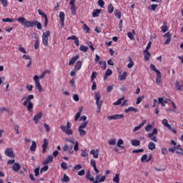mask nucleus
I'll return each instance as SVG.
<instances>
[{
	"label": "nucleus",
	"mask_w": 183,
	"mask_h": 183,
	"mask_svg": "<svg viewBox=\"0 0 183 183\" xmlns=\"http://www.w3.org/2000/svg\"><path fill=\"white\" fill-rule=\"evenodd\" d=\"M123 144H124L123 140H122V139H119L118 140L117 143V146L118 147H120V148H122V149H124V147H122V145H123Z\"/></svg>",
	"instance_id": "51"
},
{
	"label": "nucleus",
	"mask_w": 183,
	"mask_h": 183,
	"mask_svg": "<svg viewBox=\"0 0 183 183\" xmlns=\"http://www.w3.org/2000/svg\"><path fill=\"white\" fill-rule=\"evenodd\" d=\"M124 112L126 113H129L130 112H133L134 113H137L139 112V110H138V109H136V108H134V107H129L128 109H125Z\"/></svg>",
	"instance_id": "29"
},
{
	"label": "nucleus",
	"mask_w": 183,
	"mask_h": 183,
	"mask_svg": "<svg viewBox=\"0 0 183 183\" xmlns=\"http://www.w3.org/2000/svg\"><path fill=\"white\" fill-rule=\"evenodd\" d=\"M158 4H152L149 6V9L152 11H156L157 9Z\"/></svg>",
	"instance_id": "54"
},
{
	"label": "nucleus",
	"mask_w": 183,
	"mask_h": 183,
	"mask_svg": "<svg viewBox=\"0 0 183 183\" xmlns=\"http://www.w3.org/2000/svg\"><path fill=\"white\" fill-rule=\"evenodd\" d=\"M36 20H32V21H28V20L25 19L24 17H19L18 21L21 23V25L24 26V28L34 27L35 24Z\"/></svg>",
	"instance_id": "2"
},
{
	"label": "nucleus",
	"mask_w": 183,
	"mask_h": 183,
	"mask_svg": "<svg viewBox=\"0 0 183 183\" xmlns=\"http://www.w3.org/2000/svg\"><path fill=\"white\" fill-rule=\"evenodd\" d=\"M69 154H74V147L73 146H69L68 144H64L63 147V152H66Z\"/></svg>",
	"instance_id": "8"
},
{
	"label": "nucleus",
	"mask_w": 183,
	"mask_h": 183,
	"mask_svg": "<svg viewBox=\"0 0 183 183\" xmlns=\"http://www.w3.org/2000/svg\"><path fill=\"white\" fill-rule=\"evenodd\" d=\"M128 61L129 63L127 64V68L131 69L134 66V63L131 56H128Z\"/></svg>",
	"instance_id": "34"
},
{
	"label": "nucleus",
	"mask_w": 183,
	"mask_h": 183,
	"mask_svg": "<svg viewBox=\"0 0 183 183\" xmlns=\"http://www.w3.org/2000/svg\"><path fill=\"white\" fill-rule=\"evenodd\" d=\"M136 34V31L134 29H132V32H128L127 33V37L131 40V41H134L135 37L133 36V35Z\"/></svg>",
	"instance_id": "20"
},
{
	"label": "nucleus",
	"mask_w": 183,
	"mask_h": 183,
	"mask_svg": "<svg viewBox=\"0 0 183 183\" xmlns=\"http://www.w3.org/2000/svg\"><path fill=\"white\" fill-rule=\"evenodd\" d=\"M148 148L149 150L153 151L156 149V144L153 142H150L148 144Z\"/></svg>",
	"instance_id": "33"
},
{
	"label": "nucleus",
	"mask_w": 183,
	"mask_h": 183,
	"mask_svg": "<svg viewBox=\"0 0 183 183\" xmlns=\"http://www.w3.org/2000/svg\"><path fill=\"white\" fill-rule=\"evenodd\" d=\"M38 14L39 16L45 19V22H44V26L46 27L49 24V19H48V16L45 13H44L41 9L38 10Z\"/></svg>",
	"instance_id": "12"
},
{
	"label": "nucleus",
	"mask_w": 183,
	"mask_h": 183,
	"mask_svg": "<svg viewBox=\"0 0 183 183\" xmlns=\"http://www.w3.org/2000/svg\"><path fill=\"white\" fill-rule=\"evenodd\" d=\"M49 169L48 165H44L43 167L40 169V174H42L43 172H45L46 171H48Z\"/></svg>",
	"instance_id": "50"
},
{
	"label": "nucleus",
	"mask_w": 183,
	"mask_h": 183,
	"mask_svg": "<svg viewBox=\"0 0 183 183\" xmlns=\"http://www.w3.org/2000/svg\"><path fill=\"white\" fill-rule=\"evenodd\" d=\"M112 74V70L110 69H107V71H106V73L104 74V81L108 79L109 76H111Z\"/></svg>",
	"instance_id": "23"
},
{
	"label": "nucleus",
	"mask_w": 183,
	"mask_h": 183,
	"mask_svg": "<svg viewBox=\"0 0 183 183\" xmlns=\"http://www.w3.org/2000/svg\"><path fill=\"white\" fill-rule=\"evenodd\" d=\"M86 177L88 180L90 182H94V177L92 176L91 172L87 171L86 173Z\"/></svg>",
	"instance_id": "30"
},
{
	"label": "nucleus",
	"mask_w": 183,
	"mask_h": 183,
	"mask_svg": "<svg viewBox=\"0 0 183 183\" xmlns=\"http://www.w3.org/2000/svg\"><path fill=\"white\" fill-rule=\"evenodd\" d=\"M21 164H18V163H14L13 167H12V169L16 172H18L19 169H21Z\"/></svg>",
	"instance_id": "24"
},
{
	"label": "nucleus",
	"mask_w": 183,
	"mask_h": 183,
	"mask_svg": "<svg viewBox=\"0 0 183 183\" xmlns=\"http://www.w3.org/2000/svg\"><path fill=\"white\" fill-rule=\"evenodd\" d=\"M150 69L154 71V72H156L157 74L161 73V71L159 70H158L157 69H156V66L154 64H152L150 65Z\"/></svg>",
	"instance_id": "44"
},
{
	"label": "nucleus",
	"mask_w": 183,
	"mask_h": 183,
	"mask_svg": "<svg viewBox=\"0 0 183 183\" xmlns=\"http://www.w3.org/2000/svg\"><path fill=\"white\" fill-rule=\"evenodd\" d=\"M70 9L73 16L76 14V7L75 5V1H71L70 3Z\"/></svg>",
	"instance_id": "13"
},
{
	"label": "nucleus",
	"mask_w": 183,
	"mask_h": 183,
	"mask_svg": "<svg viewBox=\"0 0 183 183\" xmlns=\"http://www.w3.org/2000/svg\"><path fill=\"white\" fill-rule=\"evenodd\" d=\"M109 145H115L116 144V139H113L109 140Z\"/></svg>",
	"instance_id": "64"
},
{
	"label": "nucleus",
	"mask_w": 183,
	"mask_h": 183,
	"mask_svg": "<svg viewBox=\"0 0 183 183\" xmlns=\"http://www.w3.org/2000/svg\"><path fill=\"white\" fill-rule=\"evenodd\" d=\"M114 10V7L112 4H109L107 6V11L109 14H112Z\"/></svg>",
	"instance_id": "40"
},
{
	"label": "nucleus",
	"mask_w": 183,
	"mask_h": 183,
	"mask_svg": "<svg viewBox=\"0 0 183 183\" xmlns=\"http://www.w3.org/2000/svg\"><path fill=\"white\" fill-rule=\"evenodd\" d=\"M49 145V140L44 139V144L41 145V148L43 149V154H45L46 152V148L48 147Z\"/></svg>",
	"instance_id": "17"
},
{
	"label": "nucleus",
	"mask_w": 183,
	"mask_h": 183,
	"mask_svg": "<svg viewBox=\"0 0 183 183\" xmlns=\"http://www.w3.org/2000/svg\"><path fill=\"white\" fill-rule=\"evenodd\" d=\"M158 134L157 129L154 128L152 130V133L148 134V137L150 138V139L154 142V143H157V136Z\"/></svg>",
	"instance_id": "6"
},
{
	"label": "nucleus",
	"mask_w": 183,
	"mask_h": 183,
	"mask_svg": "<svg viewBox=\"0 0 183 183\" xmlns=\"http://www.w3.org/2000/svg\"><path fill=\"white\" fill-rule=\"evenodd\" d=\"M88 49H89L88 46H86L84 44L80 45L79 50L81 51L86 53V52H87Z\"/></svg>",
	"instance_id": "38"
},
{
	"label": "nucleus",
	"mask_w": 183,
	"mask_h": 183,
	"mask_svg": "<svg viewBox=\"0 0 183 183\" xmlns=\"http://www.w3.org/2000/svg\"><path fill=\"white\" fill-rule=\"evenodd\" d=\"M88 125V122H84L81 124L79 125V129H84Z\"/></svg>",
	"instance_id": "47"
},
{
	"label": "nucleus",
	"mask_w": 183,
	"mask_h": 183,
	"mask_svg": "<svg viewBox=\"0 0 183 183\" xmlns=\"http://www.w3.org/2000/svg\"><path fill=\"white\" fill-rule=\"evenodd\" d=\"M80 137H84L86 134V132L84 129H78Z\"/></svg>",
	"instance_id": "46"
},
{
	"label": "nucleus",
	"mask_w": 183,
	"mask_h": 183,
	"mask_svg": "<svg viewBox=\"0 0 183 183\" xmlns=\"http://www.w3.org/2000/svg\"><path fill=\"white\" fill-rule=\"evenodd\" d=\"M3 22L13 23L14 20L12 19L6 18L2 19Z\"/></svg>",
	"instance_id": "60"
},
{
	"label": "nucleus",
	"mask_w": 183,
	"mask_h": 183,
	"mask_svg": "<svg viewBox=\"0 0 183 183\" xmlns=\"http://www.w3.org/2000/svg\"><path fill=\"white\" fill-rule=\"evenodd\" d=\"M101 94L99 92L95 93V99H96V104L97 105V108L99 110H101L102 106L103 104V102L101 99Z\"/></svg>",
	"instance_id": "5"
},
{
	"label": "nucleus",
	"mask_w": 183,
	"mask_h": 183,
	"mask_svg": "<svg viewBox=\"0 0 183 183\" xmlns=\"http://www.w3.org/2000/svg\"><path fill=\"white\" fill-rule=\"evenodd\" d=\"M146 124V120H144L140 124L134 127V129H133V132H136L137 131L141 129V128L142 127H144Z\"/></svg>",
	"instance_id": "18"
},
{
	"label": "nucleus",
	"mask_w": 183,
	"mask_h": 183,
	"mask_svg": "<svg viewBox=\"0 0 183 183\" xmlns=\"http://www.w3.org/2000/svg\"><path fill=\"white\" fill-rule=\"evenodd\" d=\"M163 37L167 38V40L164 42V45H169L172 41V34L170 32H167L164 35H163Z\"/></svg>",
	"instance_id": "15"
},
{
	"label": "nucleus",
	"mask_w": 183,
	"mask_h": 183,
	"mask_svg": "<svg viewBox=\"0 0 183 183\" xmlns=\"http://www.w3.org/2000/svg\"><path fill=\"white\" fill-rule=\"evenodd\" d=\"M83 30L86 34H89V31H90V29L89 28V26L86 24H84V26H83Z\"/></svg>",
	"instance_id": "55"
},
{
	"label": "nucleus",
	"mask_w": 183,
	"mask_h": 183,
	"mask_svg": "<svg viewBox=\"0 0 183 183\" xmlns=\"http://www.w3.org/2000/svg\"><path fill=\"white\" fill-rule=\"evenodd\" d=\"M176 154L178 156L183 157V149H179L178 150H177Z\"/></svg>",
	"instance_id": "59"
},
{
	"label": "nucleus",
	"mask_w": 183,
	"mask_h": 183,
	"mask_svg": "<svg viewBox=\"0 0 183 183\" xmlns=\"http://www.w3.org/2000/svg\"><path fill=\"white\" fill-rule=\"evenodd\" d=\"M36 149V143L34 140H32L31 145L30 147V152H35Z\"/></svg>",
	"instance_id": "31"
},
{
	"label": "nucleus",
	"mask_w": 183,
	"mask_h": 183,
	"mask_svg": "<svg viewBox=\"0 0 183 183\" xmlns=\"http://www.w3.org/2000/svg\"><path fill=\"white\" fill-rule=\"evenodd\" d=\"M4 154H5L6 156H7L10 158H14L15 157L14 149L12 148L5 149Z\"/></svg>",
	"instance_id": "10"
},
{
	"label": "nucleus",
	"mask_w": 183,
	"mask_h": 183,
	"mask_svg": "<svg viewBox=\"0 0 183 183\" xmlns=\"http://www.w3.org/2000/svg\"><path fill=\"white\" fill-rule=\"evenodd\" d=\"M35 44H34V49H38L40 46V41H39V39H38V37L37 36H35Z\"/></svg>",
	"instance_id": "37"
},
{
	"label": "nucleus",
	"mask_w": 183,
	"mask_h": 183,
	"mask_svg": "<svg viewBox=\"0 0 183 183\" xmlns=\"http://www.w3.org/2000/svg\"><path fill=\"white\" fill-rule=\"evenodd\" d=\"M150 56L151 54L148 51H144V61H148L149 60Z\"/></svg>",
	"instance_id": "41"
},
{
	"label": "nucleus",
	"mask_w": 183,
	"mask_h": 183,
	"mask_svg": "<svg viewBox=\"0 0 183 183\" xmlns=\"http://www.w3.org/2000/svg\"><path fill=\"white\" fill-rule=\"evenodd\" d=\"M23 105L27 106V110L29 112H32L34 104L32 103L31 99H29V98H27L26 100L23 102Z\"/></svg>",
	"instance_id": "7"
},
{
	"label": "nucleus",
	"mask_w": 183,
	"mask_h": 183,
	"mask_svg": "<svg viewBox=\"0 0 183 183\" xmlns=\"http://www.w3.org/2000/svg\"><path fill=\"white\" fill-rule=\"evenodd\" d=\"M69 181H70L69 177L66 174H64L63 176L62 182L68 183V182H69Z\"/></svg>",
	"instance_id": "49"
},
{
	"label": "nucleus",
	"mask_w": 183,
	"mask_h": 183,
	"mask_svg": "<svg viewBox=\"0 0 183 183\" xmlns=\"http://www.w3.org/2000/svg\"><path fill=\"white\" fill-rule=\"evenodd\" d=\"M44 127L46 129V132H47V133H49V132H50V129H51V128H50V126L49 125V124H44Z\"/></svg>",
	"instance_id": "61"
},
{
	"label": "nucleus",
	"mask_w": 183,
	"mask_h": 183,
	"mask_svg": "<svg viewBox=\"0 0 183 183\" xmlns=\"http://www.w3.org/2000/svg\"><path fill=\"white\" fill-rule=\"evenodd\" d=\"M124 98H120L118 100H117V102L113 103V105L116 106V105H121L122 104V101H124Z\"/></svg>",
	"instance_id": "43"
},
{
	"label": "nucleus",
	"mask_w": 183,
	"mask_h": 183,
	"mask_svg": "<svg viewBox=\"0 0 183 183\" xmlns=\"http://www.w3.org/2000/svg\"><path fill=\"white\" fill-rule=\"evenodd\" d=\"M162 124L163 126L167 128L171 132L174 133V134H177V130L175 129H173L172 127V125L168 124V120L167 119H163L162 121Z\"/></svg>",
	"instance_id": "4"
},
{
	"label": "nucleus",
	"mask_w": 183,
	"mask_h": 183,
	"mask_svg": "<svg viewBox=\"0 0 183 183\" xmlns=\"http://www.w3.org/2000/svg\"><path fill=\"white\" fill-rule=\"evenodd\" d=\"M90 154L93 155V158L94 159H98L99 156V152H98V150H97L96 152L95 149H92Z\"/></svg>",
	"instance_id": "27"
},
{
	"label": "nucleus",
	"mask_w": 183,
	"mask_h": 183,
	"mask_svg": "<svg viewBox=\"0 0 183 183\" xmlns=\"http://www.w3.org/2000/svg\"><path fill=\"white\" fill-rule=\"evenodd\" d=\"M65 134H66V135L70 136V135H72L73 132H72V130L70 129H66V131H65Z\"/></svg>",
	"instance_id": "62"
},
{
	"label": "nucleus",
	"mask_w": 183,
	"mask_h": 183,
	"mask_svg": "<svg viewBox=\"0 0 183 183\" xmlns=\"http://www.w3.org/2000/svg\"><path fill=\"white\" fill-rule=\"evenodd\" d=\"M113 181L114 183H119L120 179H119V174H116L115 177L113 179Z\"/></svg>",
	"instance_id": "48"
},
{
	"label": "nucleus",
	"mask_w": 183,
	"mask_h": 183,
	"mask_svg": "<svg viewBox=\"0 0 183 183\" xmlns=\"http://www.w3.org/2000/svg\"><path fill=\"white\" fill-rule=\"evenodd\" d=\"M175 89L183 92V84H179V82L177 81L175 83Z\"/></svg>",
	"instance_id": "21"
},
{
	"label": "nucleus",
	"mask_w": 183,
	"mask_h": 183,
	"mask_svg": "<svg viewBox=\"0 0 183 183\" xmlns=\"http://www.w3.org/2000/svg\"><path fill=\"white\" fill-rule=\"evenodd\" d=\"M156 83L158 85L162 83V73L161 72L157 73Z\"/></svg>",
	"instance_id": "32"
},
{
	"label": "nucleus",
	"mask_w": 183,
	"mask_h": 183,
	"mask_svg": "<svg viewBox=\"0 0 183 183\" xmlns=\"http://www.w3.org/2000/svg\"><path fill=\"white\" fill-rule=\"evenodd\" d=\"M61 167L62 168V169L66 170L68 169L67 168V164L65 163V162H62L61 164Z\"/></svg>",
	"instance_id": "63"
},
{
	"label": "nucleus",
	"mask_w": 183,
	"mask_h": 183,
	"mask_svg": "<svg viewBox=\"0 0 183 183\" xmlns=\"http://www.w3.org/2000/svg\"><path fill=\"white\" fill-rule=\"evenodd\" d=\"M83 109H84V108L82 107H80L79 112H77V114H76L75 117H74L75 122L78 121V119H80V115H81V114H82Z\"/></svg>",
	"instance_id": "26"
},
{
	"label": "nucleus",
	"mask_w": 183,
	"mask_h": 183,
	"mask_svg": "<svg viewBox=\"0 0 183 183\" xmlns=\"http://www.w3.org/2000/svg\"><path fill=\"white\" fill-rule=\"evenodd\" d=\"M50 30H46V32L43 34V36H41V41L45 46H49V37L50 36Z\"/></svg>",
	"instance_id": "3"
},
{
	"label": "nucleus",
	"mask_w": 183,
	"mask_h": 183,
	"mask_svg": "<svg viewBox=\"0 0 183 183\" xmlns=\"http://www.w3.org/2000/svg\"><path fill=\"white\" fill-rule=\"evenodd\" d=\"M44 73H41L39 76L37 75L33 76V80L35 81L36 89H38L39 92H42L44 91L40 83V79H44Z\"/></svg>",
	"instance_id": "1"
},
{
	"label": "nucleus",
	"mask_w": 183,
	"mask_h": 183,
	"mask_svg": "<svg viewBox=\"0 0 183 183\" xmlns=\"http://www.w3.org/2000/svg\"><path fill=\"white\" fill-rule=\"evenodd\" d=\"M82 169V165L81 164H76L74 167H73V171H76V170H79Z\"/></svg>",
	"instance_id": "58"
},
{
	"label": "nucleus",
	"mask_w": 183,
	"mask_h": 183,
	"mask_svg": "<svg viewBox=\"0 0 183 183\" xmlns=\"http://www.w3.org/2000/svg\"><path fill=\"white\" fill-rule=\"evenodd\" d=\"M124 118V114H114L112 116H108L107 119L109 121H112V120H121Z\"/></svg>",
	"instance_id": "9"
},
{
	"label": "nucleus",
	"mask_w": 183,
	"mask_h": 183,
	"mask_svg": "<svg viewBox=\"0 0 183 183\" xmlns=\"http://www.w3.org/2000/svg\"><path fill=\"white\" fill-rule=\"evenodd\" d=\"M79 58V55H76L75 56L72 57L70 60H69V65L71 66L74 65L75 64V62L76 61V60H78Z\"/></svg>",
	"instance_id": "22"
},
{
	"label": "nucleus",
	"mask_w": 183,
	"mask_h": 183,
	"mask_svg": "<svg viewBox=\"0 0 183 183\" xmlns=\"http://www.w3.org/2000/svg\"><path fill=\"white\" fill-rule=\"evenodd\" d=\"M144 129L146 132H149L153 129V125L152 124H147L145 126Z\"/></svg>",
	"instance_id": "42"
},
{
	"label": "nucleus",
	"mask_w": 183,
	"mask_h": 183,
	"mask_svg": "<svg viewBox=\"0 0 183 183\" xmlns=\"http://www.w3.org/2000/svg\"><path fill=\"white\" fill-rule=\"evenodd\" d=\"M119 74H120L119 76V81H124L125 79H127V71H124L122 74H121V72H119Z\"/></svg>",
	"instance_id": "28"
},
{
	"label": "nucleus",
	"mask_w": 183,
	"mask_h": 183,
	"mask_svg": "<svg viewBox=\"0 0 183 183\" xmlns=\"http://www.w3.org/2000/svg\"><path fill=\"white\" fill-rule=\"evenodd\" d=\"M53 162V156L52 155H49L48 156V157H46V159L44 161L43 164L44 165L49 164V163Z\"/></svg>",
	"instance_id": "19"
},
{
	"label": "nucleus",
	"mask_w": 183,
	"mask_h": 183,
	"mask_svg": "<svg viewBox=\"0 0 183 183\" xmlns=\"http://www.w3.org/2000/svg\"><path fill=\"white\" fill-rule=\"evenodd\" d=\"M38 14L39 16L45 19V22H44V26L46 27L49 24V19H48V16L45 13H44L41 9L38 10Z\"/></svg>",
	"instance_id": "11"
},
{
	"label": "nucleus",
	"mask_w": 183,
	"mask_h": 183,
	"mask_svg": "<svg viewBox=\"0 0 183 183\" xmlns=\"http://www.w3.org/2000/svg\"><path fill=\"white\" fill-rule=\"evenodd\" d=\"M59 18H60V21L64 25V23L65 22V14L63 12H60V14H59Z\"/></svg>",
	"instance_id": "35"
},
{
	"label": "nucleus",
	"mask_w": 183,
	"mask_h": 183,
	"mask_svg": "<svg viewBox=\"0 0 183 183\" xmlns=\"http://www.w3.org/2000/svg\"><path fill=\"white\" fill-rule=\"evenodd\" d=\"M144 99V96H141L139 97H137V101H136V104L139 105L142 102V99Z\"/></svg>",
	"instance_id": "57"
},
{
	"label": "nucleus",
	"mask_w": 183,
	"mask_h": 183,
	"mask_svg": "<svg viewBox=\"0 0 183 183\" xmlns=\"http://www.w3.org/2000/svg\"><path fill=\"white\" fill-rule=\"evenodd\" d=\"M19 51H21V53L26 54V51L25 49L23 47L22 44H19Z\"/></svg>",
	"instance_id": "56"
},
{
	"label": "nucleus",
	"mask_w": 183,
	"mask_h": 183,
	"mask_svg": "<svg viewBox=\"0 0 183 183\" xmlns=\"http://www.w3.org/2000/svg\"><path fill=\"white\" fill-rule=\"evenodd\" d=\"M97 71H93L91 76V82H94V79L97 78Z\"/></svg>",
	"instance_id": "53"
},
{
	"label": "nucleus",
	"mask_w": 183,
	"mask_h": 183,
	"mask_svg": "<svg viewBox=\"0 0 183 183\" xmlns=\"http://www.w3.org/2000/svg\"><path fill=\"white\" fill-rule=\"evenodd\" d=\"M114 15L116 17H117L119 19L122 18V13L119 11V10H115L114 11Z\"/></svg>",
	"instance_id": "45"
},
{
	"label": "nucleus",
	"mask_w": 183,
	"mask_h": 183,
	"mask_svg": "<svg viewBox=\"0 0 183 183\" xmlns=\"http://www.w3.org/2000/svg\"><path fill=\"white\" fill-rule=\"evenodd\" d=\"M131 144L134 147H138L140 145V142H139V140H137V139H132L131 141Z\"/></svg>",
	"instance_id": "36"
},
{
	"label": "nucleus",
	"mask_w": 183,
	"mask_h": 183,
	"mask_svg": "<svg viewBox=\"0 0 183 183\" xmlns=\"http://www.w3.org/2000/svg\"><path fill=\"white\" fill-rule=\"evenodd\" d=\"M82 65H83L82 61H81V60H78L74 65V70L76 71H79V69L82 67Z\"/></svg>",
	"instance_id": "16"
},
{
	"label": "nucleus",
	"mask_w": 183,
	"mask_h": 183,
	"mask_svg": "<svg viewBox=\"0 0 183 183\" xmlns=\"http://www.w3.org/2000/svg\"><path fill=\"white\" fill-rule=\"evenodd\" d=\"M101 11H102V9H95L92 12V17L97 18V17L99 16Z\"/></svg>",
	"instance_id": "25"
},
{
	"label": "nucleus",
	"mask_w": 183,
	"mask_h": 183,
	"mask_svg": "<svg viewBox=\"0 0 183 183\" xmlns=\"http://www.w3.org/2000/svg\"><path fill=\"white\" fill-rule=\"evenodd\" d=\"M81 157L83 158L88 157V152L86 149L81 150Z\"/></svg>",
	"instance_id": "52"
},
{
	"label": "nucleus",
	"mask_w": 183,
	"mask_h": 183,
	"mask_svg": "<svg viewBox=\"0 0 183 183\" xmlns=\"http://www.w3.org/2000/svg\"><path fill=\"white\" fill-rule=\"evenodd\" d=\"M34 26H36V28L39 30H41L42 29V24H41V23L39 22V21H37V20H35Z\"/></svg>",
	"instance_id": "39"
},
{
	"label": "nucleus",
	"mask_w": 183,
	"mask_h": 183,
	"mask_svg": "<svg viewBox=\"0 0 183 183\" xmlns=\"http://www.w3.org/2000/svg\"><path fill=\"white\" fill-rule=\"evenodd\" d=\"M43 113L42 112H39L36 114L34 117H33L32 120L34 121L35 124H37L39 122V120L42 118Z\"/></svg>",
	"instance_id": "14"
}]
</instances>
